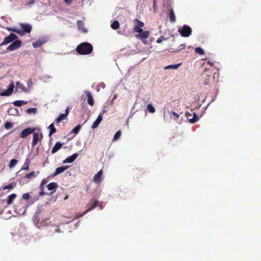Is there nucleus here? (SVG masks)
Here are the masks:
<instances>
[{
	"label": "nucleus",
	"instance_id": "nucleus-45",
	"mask_svg": "<svg viewBox=\"0 0 261 261\" xmlns=\"http://www.w3.org/2000/svg\"><path fill=\"white\" fill-rule=\"evenodd\" d=\"M40 196H43L45 194V193L43 192V185H40Z\"/></svg>",
	"mask_w": 261,
	"mask_h": 261
},
{
	"label": "nucleus",
	"instance_id": "nucleus-1",
	"mask_svg": "<svg viewBox=\"0 0 261 261\" xmlns=\"http://www.w3.org/2000/svg\"><path fill=\"white\" fill-rule=\"evenodd\" d=\"M75 51L80 55H87L93 51V46L90 43L83 42L78 45Z\"/></svg>",
	"mask_w": 261,
	"mask_h": 261
},
{
	"label": "nucleus",
	"instance_id": "nucleus-28",
	"mask_svg": "<svg viewBox=\"0 0 261 261\" xmlns=\"http://www.w3.org/2000/svg\"><path fill=\"white\" fill-rule=\"evenodd\" d=\"M181 66V63H178L177 64H173L171 65H168L165 67L164 69H177L179 66Z\"/></svg>",
	"mask_w": 261,
	"mask_h": 261
},
{
	"label": "nucleus",
	"instance_id": "nucleus-29",
	"mask_svg": "<svg viewBox=\"0 0 261 261\" xmlns=\"http://www.w3.org/2000/svg\"><path fill=\"white\" fill-rule=\"evenodd\" d=\"M28 103L26 101L23 100H17L13 102V105L15 107H21L23 105H25Z\"/></svg>",
	"mask_w": 261,
	"mask_h": 261
},
{
	"label": "nucleus",
	"instance_id": "nucleus-38",
	"mask_svg": "<svg viewBox=\"0 0 261 261\" xmlns=\"http://www.w3.org/2000/svg\"><path fill=\"white\" fill-rule=\"evenodd\" d=\"M36 108H30L27 109L26 112H27V113L29 114H31V113L35 114L36 113Z\"/></svg>",
	"mask_w": 261,
	"mask_h": 261
},
{
	"label": "nucleus",
	"instance_id": "nucleus-10",
	"mask_svg": "<svg viewBox=\"0 0 261 261\" xmlns=\"http://www.w3.org/2000/svg\"><path fill=\"white\" fill-rule=\"evenodd\" d=\"M21 43V41L16 40L9 45L8 47H7V49L8 51L16 50L20 47Z\"/></svg>",
	"mask_w": 261,
	"mask_h": 261
},
{
	"label": "nucleus",
	"instance_id": "nucleus-6",
	"mask_svg": "<svg viewBox=\"0 0 261 261\" xmlns=\"http://www.w3.org/2000/svg\"><path fill=\"white\" fill-rule=\"evenodd\" d=\"M133 24H134V28H133V32H142V28L144 27V23L137 18L133 20Z\"/></svg>",
	"mask_w": 261,
	"mask_h": 261
},
{
	"label": "nucleus",
	"instance_id": "nucleus-5",
	"mask_svg": "<svg viewBox=\"0 0 261 261\" xmlns=\"http://www.w3.org/2000/svg\"><path fill=\"white\" fill-rule=\"evenodd\" d=\"M17 39V36L16 35V34L14 33H10L9 36H7L4 38V40H3V42L0 44V47L5 45L8 44L13 41L14 40H15Z\"/></svg>",
	"mask_w": 261,
	"mask_h": 261
},
{
	"label": "nucleus",
	"instance_id": "nucleus-26",
	"mask_svg": "<svg viewBox=\"0 0 261 261\" xmlns=\"http://www.w3.org/2000/svg\"><path fill=\"white\" fill-rule=\"evenodd\" d=\"M169 20H170L171 23H174L175 22V14L174 13L173 9H171L169 10Z\"/></svg>",
	"mask_w": 261,
	"mask_h": 261
},
{
	"label": "nucleus",
	"instance_id": "nucleus-2",
	"mask_svg": "<svg viewBox=\"0 0 261 261\" xmlns=\"http://www.w3.org/2000/svg\"><path fill=\"white\" fill-rule=\"evenodd\" d=\"M41 215V211L39 210L34 214V217H33V222H34L35 224L38 225L39 227L42 226H46L48 225L49 221L48 220L49 219L48 218H45L41 220V221H39L40 219L39 217Z\"/></svg>",
	"mask_w": 261,
	"mask_h": 261
},
{
	"label": "nucleus",
	"instance_id": "nucleus-15",
	"mask_svg": "<svg viewBox=\"0 0 261 261\" xmlns=\"http://www.w3.org/2000/svg\"><path fill=\"white\" fill-rule=\"evenodd\" d=\"M46 187H47L48 190L51 191L50 192V194L52 195L55 192L57 188H58V184L55 182H52L48 184Z\"/></svg>",
	"mask_w": 261,
	"mask_h": 261
},
{
	"label": "nucleus",
	"instance_id": "nucleus-27",
	"mask_svg": "<svg viewBox=\"0 0 261 261\" xmlns=\"http://www.w3.org/2000/svg\"><path fill=\"white\" fill-rule=\"evenodd\" d=\"M10 31H12L14 33H15L16 34H18L20 36H23L25 34L28 33L26 32H24L23 31H21L19 29H17L16 28H13L10 29Z\"/></svg>",
	"mask_w": 261,
	"mask_h": 261
},
{
	"label": "nucleus",
	"instance_id": "nucleus-3",
	"mask_svg": "<svg viewBox=\"0 0 261 261\" xmlns=\"http://www.w3.org/2000/svg\"><path fill=\"white\" fill-rule=\"evenodd\" d=\"M211 71L208 68L204 69V72L202 73V84L203 85H207L210 84V80H211Z\"/></svg>",
	"mask_w": 261,
	"mask_h": 261
},
{
	"label": "nucleus",
	"instance_id": "nucleus-12",
	"mask_svg": "<svg viewBox=\"0 0 261 261\" xmlns=\"http://www.w3.org/2000/svg\"><path fill=\"white\" fill-rule=\"evenodd\" d=\"M105 113H106V110H102V112L98 115V117L96 118V120L93 122L92 125H91V128L95 129L98 126V125L102 120V115L104 114Z\"/></svg>",
	"mask_w": 261,
	"mask_h": 261
},
{
	"label": "nucleus",
	"instance_id": "nucleus-20",
	"mask_svg": "<svg viewBox=\"0 0 261 261\" xmlns=\"http://www.w3.org/2000/svg\"><path fill=\"white\" fill-rule=\"evenodd\" d=\"M77 156L78 154L74 153L68 158L65 159V160L63 161V163H71L75 160V159L77 158Z\"/></svg>",
	"mask_w": 261,
	"mask_h": 261
},
{
	"label": "nucleus",
	"instance_id": "nucleus-50",
	"mask_svg": "<svg viewBox=\"0 0 261 261\" xmlns=\"http://www.w3.org/2000/svg\"><path fill=\"white\" fill-rule=\"evenodd\" d=\"M208 64H209V65H211V66H213V62H210V61H208Z\"/></svg>",
	"mask_w": 261,
	"mask_h": 261
},
{
	"label": "nucleus",
	"instance_id": "nucleus-18",
	"mask_svg": "<svg viewBox=\"0 0 261 261\" xmlns=\"http://www.w3.org/2000/svg\"><path fill=\"white\" fill-rule=\"evenodd\" d=\"M68 168V166H60L55 170V173L53 174V176H56L57 175L60 174L64 172V171L67 170Z\"/></svg>",
	"mask_w": 261,
	"mask_h": 261
},
{
	"label": "nucleus",
	"instance_id": "nucleus-51",
	"mask_svg": "<svg viewBox=\"0 0 261 261\" xmlns=\"http://www.w3.org/2000/svg\"><path fill=\"white\" fill-rule=\"evenodd\" d=\"M17 87H19V85L23 86L20 83H19L18 82L17 83Z\"/></svg>",
	"mask_w": 261,
	"mask_h": 261
},
{
	"label": "nucleus",
	"instance_id": "nucleus-53",
	"mask_svg": "<svg viewBox=\"0 0 261 261\" xmlns=\"http://www.w3.org/2000/svg\"><path fill=\"white\" fill-rule=\"evenodd\" d=\"M59 229H55V231H56V232H59Z\"/></svg>",
	"mask_w": 261,
	"mask_h": 261
},
{
	"label": "nucleus",
	"instance_id": "nucleus-40",
	"mask_svg": "<svg viewBox=\"0 0 261 261\" xmlns=\"http://www.w3.org/2000/svg\"><path fill=\"white\" fill-rule=\"evenodd\" d=\"M4 126H5L6 129H10L12 127V123L10 122H7L5 125H4Z\"/></svg>",
	"mask_w": 261,
	"mask_h": 261
},
{
	"label": "nucleus",
	"instance_id": "nucleus-25",
	"mask_svg": "<svg viewBox=\"0 0 261 261\" xmlns=\"http://www.w3.org/2000/svg\"><path fill=\"white\" fill-rule=\"evenodd\" d=\"M85 94L87 95V97H88V105L93 106V97H92L91 93H90V91H85Z\"/></svg>",
	"mask_w": 261,
	"mask_h": 261
},
{
	"label": "nucleus",
	"instance_id": "nucleus-4",
	"mask_svg": "<svg viewBox=\"0 0 261 261\" xmlns=\"http://www.w3.org/2000/svg\"><path fill=\"white\" fill-rule=\"evenodd\" d=\"M180 35L184 37H188L191 34V29L187 25H184L183 28L178 30Z\"/></svg>",
	"mask_w": 261,
	"mask_h": 261
},
{
	"label": "nucleus",
	"instance_id": "nucleus-52",
	"mask_svg": "<svg viewBox=\"0 0 261 261\" xmlns=\"http://www.w3.org/2000/svg\"><path fill=\"white\" fill-rule=\"evenodd\" d=\"M117 33H118V34H122V32L121 31L117 32Z\"/></svg>",
	"mask_w": 261,
	"mask_h": 261
},
{
	"label": "nucleus",
	"instance_id": "nucleus-47",
	"mask_svg": "<svg viewBox=\"0 0 261 261\" xmlns=\"http://www.w3.org/2000/svg\"><path fill=\"white\" fill-rule=\"evenodd\" d=\"M64 2L67 5H70L72 3L73 0H63Z\"/></svg>",
	"mask_w": 261,
	"mask_h": 261
},
{
	"label": "nucleus",
	"instance_id": "nucleus-35",
	"mask_svg": "<svg viewBox=\"0 0 261 261\" xmlns=\"http://www.w3.org/2000/svg\"><path fill=\"white\" fill-rule=\"evenodd\" d=\"M80 128H81V125H77L75 126V127L72 129V133H74L75 134H78L80 131Z\"/></svg>",
	"mask_w": 261,
	"mask_h": 261
},
{
	"label": "nucleus",
	"instance_id": "nucleus-19",
	"mask_svg": "<svg viewBox=\"0 0 261 261\" xmlns=\"http://www.w3.org/2000/svg\"><path fill=\"white\" fill-rule=\"evenodd\" d=\"M21 31L26 32L27 33H30L31 31V25L28 23H21L20 24Z\"/></svg>",
	"mask_w": 261,
	"mask_h": 261
},
{
	"label": "nucleus",
	"instance_id": "nucleus-31",
	"mask_svg": "<svg viewBox=\"0 0 261 261\" xmlns=\"http://www.w3.org/2000/svg\"><path fill=\"white\" fill-rule=\"evenodd\" d=\"M48 128L50 129V132H49V136H51L53 134L55 133L57 131L55 127H54V123H51L48 126Z\"/></svg>",
	"mask_w": 261,
	"mask_h": 261
},
{
	"label": "nucleus",
	"instance_id": "nucleus-44",
	"mask_svg": "<svg viewBox=\"0 0 261 261\" xmlns=\"http://www.w3.org/2000/svg\"><path fill=\"white\" fill-rule=\"evenodd\" d=\"M29 197H30L29 193H25V194H23V195H22L23 199L25 200L29 199Z\"/></svg>",
	"mask_w": 261,
	"mask_h": 261
},
{
	"label": "nucleus",
	"instance_id": "nucleus-30",
	"mask_svg": "<svg viewBox=\"0 0 261 261\" xmlns=\"http://www.w3.org/2000/svg\"><path fill=\"white\" fill-rule=\"evenodd\" d=\"M110 27H111L113 30H116L120 27V23L117 20H114V21L110 24Z\"/></svg>",
	"mask_w": 261,
	"mask_h": 261
},
{
	"label": "nucleus",
	"instance_id": "nucleus-48",
	"mask_svg": "<svg viewBox=\"0 0 261 261\" xmlns=\"http://www.w3.org/2000/svg\"><path fill=\"white\" fill-rule=\"evenodd\" d=\"M164 39V37H163L162 36L159 37V39H158L157 40V43H161V42H162V40Z\"/></svg>",
	"mask_w": 261,
	"mask_h": 261
},
{
	"label": "nucleus",
	"instance_id": "nucleus-32",
	"mask_svg": "<svg viewBox=\"0 0 261 261\" xmlns=\"http://www.w3.org/2000/svg\"><path fill=\"white\" fill-rule=\"evenodd\" d=\"M147 110L150 113L153 114L155 112V108L151 103L147 105Z\"/></svg>",
	"mask_w": 261,
	"mask_h": 261
},
{
	"label": "nucleus",
	"instance_id": "nucleus-14",
	"mask_svg": "<svg viewBox=\"0 0 261 261\" xmlns=\"http://www.w3.org/2000/svg\"><path fill=\"white\" fill-rule=\"evenodd\" d=\"M13 87H14L13 84L11 83V84H10V85H9L8 89L6 90L5 91L0 93V96H10L12 94V91H13Z\"/></svg>",
	"mask_w": 261,
	"mask_h": 261
},
{
	"label": "nucleus",
	"instance_id": "nucleus-33",
	"mask_svg": "<svg viewBox=\"0 0 261 261\" xmlns=\"http://www.w3.org/2000/svg\"><path fill=\"white\" fill-rule=\"evenodd\" d=\"M18 161L15 159H12L10 160V164H9V167L10 169L13 168L15 166H16V164H17Z\"/></svg>",
	"mask_w": 261,
	"mask_h": 261
},
{
	"label": "nucleus",
	"instance_id": "nucleus-8",
	"mask_svg": "<svg viewBox=\"0 0 261 261\" xmlns=\"http://www.w3.org/2000/svg\"><path fill=\"white\" fill-rule=\"evenodd\" d=\"M185 115H186L187 119L189 120L190 123L194 124L198 121V116L194 113H192V114L186 112L185 113Z\"/></svg>",
	"mask_w": 261,
	"mask_h": 261
},
{
	"label": "nucleus",
	"instance_id": "nucleus-37",
	"mask_svg": "<svg viewBox=\"0 0 261 261\" xmlns=\"http://www.w3.org/2000/svg\"><path fill=\"white\" fill-rule=\"evenodd\" d=\"M121 135V132H120V130H117V132H116L115 135H114V139H113V140H114V141L117 140L120 138Z\"/></svg>",
	"mask_w": 261,
	"mask_h": 261
},
{
	"label": "nucleus",
	"instance_id": "nucleus-39",
	"mask_svg": "<svg viewBox=\"0 0 261 261\" xmlns=\"http://www.w3.org/2000/svg\"><path fill=\"white\" fill-rule=\"evenodd\" d=\"M12 188H13V184H12V183H10L9 185L3 187V190H6L7 189L11 190Z\"/></svg>",
	"mask_w": 261,
	"mask_h": 261
},
{
	"label": "nucleus",
	"instance_id": "nucleus-21",
	"mask_svg": "<svg viewBox=\"0 0 261 261\" xmlns=\"http://www.w3.org/2000/svg\"><path fill=\"white\" fill-rule=\"evenodd\" d=\"M77 24L78 29L81 31L83 33H86L87 30L84 28V23L81 20H78L76 22Z\"/></svg>",
	"mask_w": 261,
	"mask_h": 261
},
{
	"label": "nucleus",
	"instance_id": "nucleus-49",
	"mask_svg": "<svg viewBox=\"0 0 261 261\" xmlns=\"http://www.w3.org/2000/svg\"><path fill=\"white\" fill-rule=\"evenodd\" d=\"M46 180L43 179V180H42L41 184H40V186L44 185L45 184H46Z\"/></svg>",
	"mask_w": 261,
	"mask_h": 261
},
{
	"label": "nucleus",
	"instance_id": "nucleus-42",
	"mask_svg": "<svg viewBox=\"0 0 261 261\" xmlns=\"http://www.w3.org/2000/svg\"><path fill=\"white\" fill-rule=\"evenodd\" d=\"M29 169V163H24V167H22V170L27 171Z\"/></svg>",
	"mask_w": 261,
	"mask_h": 261
},
{
	"label": "nucleus",
	"instance_id": "nucleus-22",
	"mask_svg": "<svg viewBox=\"0 0 261 261\" xmlns=\"http://www.w3.org/2000/svg\"><path fill=\"white\" fill-rule=\"evenodd\" d=\"M45 40L42 39L40 40H37L36 41L33 42V46L34 48H39L40 46H42L44 43H45Z\"/></svg>",
	"mask_w": 261,
	"mask_h": 261
},
{
	"label": "nucleus",
	"instance_id": "nucleus-11",
	"mask_svg": "<svg viewBox=\"0 0 261 261\" xmlns=\"http://www.w3.org/2000/svg\"><path fill=\"white\" fill-rule=\"evenodd\" d=\"M69 113V108L67 107L66 108V109H65V112L63 114H61L59 115V117L57 118L56 119H55V124H57L59 123L61 121L64 120L65 118L68 116V113Z\"/></svg>",
	"mask_w": 261,
	"mask_h": 261
},
{
	"label": "nucleus",
	"instance_id": "nucleus-23",
	"mask_svg": "<svg viewBox=\"0 0 261 261\" xmlns=\"http://www.w3.org/2000/svg\"><path fill=\"white\" fill-rule=\"evenodd\" d=\"M63 144L60 143V142H58L56 143H55V146H54L53 148H52L51 150V153L54 154L56 152H58V151L62 147Z\"/></svg>",
	"mask_w": 261,
	"mask_h": 261
},
{
	"label": "nucleus",
	"instance_id": "nucleus-24",
	"mask_svg": "<svg viewBox=\"0 0 261 261\" xmlns=\"http://www.w3.org/2000/svg\"><path fill=\"white\" fill-rule=\"evenodd\" d=\"M16 195L14 193L11 194L7 197V204L10 205L13 202V200L16 198Z\"/></svg>",
	"mask_w": 261,
	"mask_h": 261
},
{
	"label": "nucleus",
	"instance_id": "nucleus-17",
	"mask_svg": "<svg viewBox=\"0 0 261 261\" xmlns=\"http://www.w3.org/2000/svg\"><path fill=\"white\" fill-rule=\"evenodd\" d=\"M136 33L139 34L137 35V37L141 39H147L149 37V32L147 31H143V30H142L141 32H136Z\"/></svg>",
	"mask_w": 261,
	"mask_h": 261
},
{
	"label": "nucleus",
	"instance_id": "nucleus-7",
	"mask_svg": "<svg viewBox=\"0 0 261 261\" xmlns=\"http://www.w3.org/2000/svg\"><path fill=\"white\" fill-rule=\"evenodd\" d=\"M35 128L34 127H27L23 129L20 134V138L24 139L31 135L32 133H35Z\"/></svg>",
	"mask_w": 261,
	"mask_h": 261
},
{
	"label": "nucleus",
	"instance_id": "nucleus-9",
	"mask_svg": "<svg viewBox=\"0 0 261 261\" xmlns=\"http://www.w3.org/2000/svg\"><path fill=\"white\" fill-rule=\"evenodd\" d=\"M42 139V134H38L37 133H33V142H32V146L35 147L38 142L40 141Z\"/></svg>",
	"mask_w": 261,
	"mask_h": 261
},
{
	"label": "nucleus",
	"instance_id": "nucleus-13",
	"mask_svg": "<svg viewBox=\"0 0 261 261\" xmlns=\"http://www.w3.org/2000/svg\"><path fill=\"white\" fill-rule=\"evenodd\" d=\"M97 201L96 200L94 201V203H93V204L92 205L89 204L88 205V209H87L86 211H85V212H84L83 213H82L81 214L77 215V216H75V218L77 219V218H79L82 217V216H84V215L87 214V213L91 211L93 208H95V207L97 206Z\"/></svg>",
	"mask_w": 261,
	"mask_h": 261
},
{
	"label": "nucleus",
	"instance_id": "nucleus-43",
	"mask_svg": "<svg viewBox=\"0 0 261 261\" xmlns=\"http://www.w3.org/2000/svg\"><path fill=\"white\" fill-rule=\"evenodd\" d=\"M171 114H173V116H174L175 120H177L179 117V115H178L177 113H175L174 111H171Z\"/></svg>",
	"mask_w": 261,
	"mask_h": 261
},
{
	"label": "nucleus",
	"instance_id": "nucleus-16",
	"mask_svg": "<svg viewBox=\"0 0 261 261\" xmlns=\"http://www.w3.org/2000/svg\"><path fill=\"white\" fill-rule=\"evenodd\" d=\"M102 175V170L98 171V173L94 175L93 177V181L95 184H98L101 181V175Z\"/></svg>",
	"mask_w": 261,
	"mask_h": 261
},
{
	"label": "nucleus",
	"instance_id": "nucleus-34",
	"mask_svg": "<svg viewBox=\"0 0 261 261\" xmlns=\"http://www.w3.org/2000/svg\"><path fill=\"white\" fill-rule=\"evenodd\" d=\"M34 177H35V174L34 171L24 175V178L25 179H31Z\"/></svg>",
	"mask_w": 261,
	"mask_h": 261
},
{
	"label": "nucleus",
	"instance_id": "nucleus-41",
	"mask_svg": "<svg viewBox=\"0 0 261 261\" xmlns=\"http://www.w3.org/2000/svg\"><path fill=\"white\" fill-rule=\"evenodd\" d=\"M153 8H154V12L158 9V4H156V0H153Z\"/></svg>",
	"mask_w": 261,
	"mask_h": 261
},
{
	"label": "nucleus",
	"instance_id": "nucleus-36",
	"mask_svg": "<svg viewBox=\"0 0 261 261\" xmlns=\"http://www.w3.org/2000/svg\"><path fill=\"white\" fill-rule=\"evenodd\" d=\"M195 53L202 55L204 54V50L201 47H196L195 49Z\"/></svg>",
	"mask_w": 261,
	"mask_h": 261
},
{
	"label": "nucleus",
	"instance_id": "nucleus-46",
	"mask_svg": "<svg viewBox=\"0 0 261 261\" xmlns=\"http://www.w3.org/2000/svg\"><path fill=\"white\" fill-rule=\"evenodd\" d=\"M185 48V44H181V45H179V49H178L177 51L178 50H181L184 49Z\"/></svg>",
	"mask_w": 261,
	"mask_h": 261
}]
</instances>
